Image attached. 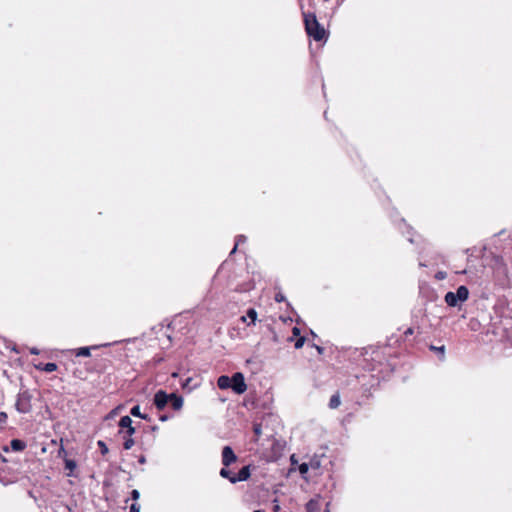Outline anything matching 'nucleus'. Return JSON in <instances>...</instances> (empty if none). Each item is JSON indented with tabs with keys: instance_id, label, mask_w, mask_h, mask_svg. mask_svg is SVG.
Returning <instances> with one entry per match:
<instances>
[{
	"instance_id": "obj_23",
	"label": "nucleus",
	"mask_w": 512,
	"mask_h": 512,
	"mask_svg": "<svg viewBox=\"0 0 512 512\" xmlns=\"http://www.w3.org/2000/svg\"><path fill=\"white\" fill-rule=\"evenodd\" d=\"M430 349L440 353L441 354V359H444V353H445V347L444 346H440V347L431 346Z\"/></svg>"
},
{
	"instance_id": "obj_34",
	"label": "nucleus",
	"mask_w": 512,
	"mask_h": 512,
	"mask_svg": "<svg viewBox=\"0 0 512 512\" xmlns=\"http://www.w3.org/2000/svg\"><path fill=\"white\" fill-rule=\"evenodd\" d=\"M314 347L316 348V350L318 351L319 354H322L324 352V348L323 347L318 346V345H314Z\"/></svg>"
},
{
	"instance_id": "obj_15",
	"label": "nucleus",
	"mask_w": 512,
	"mask_h": 512,
	"mask_svg": "<svg viewBox=\"0 0 512 512\" xmlns=\"http://www.w3.org/2000/svg\"><path fill=\"white\" fill-rule=\"evenodd\" d=\"M246 240H247V237H246L245 235H238V236L236 237V240H235V245H234V247H233L232 251L230 252V254H231V255H232V254H234V253L237 251L238 246H239L240 244L245 243V242H246Z\"/></svg>"
},
{
	"instance_id": "obj_30",
	"label": "nucleus",
	"mask_w": 512,
	"mask_h": 512,
	"mask_svg": "<svg viewBox=\"0 0 512 512\" xmlns=\"http://www.w3.org/2000/svg\"><path fill=\"white\" fill-rule=\"evenodd\" d=\"M129 512H140V505L137 504V503H133L130 506V511Z\"/></svg>"
},
{
	"instance_id": "obj_24",
	"label": "nucleus",
	"mask_w": 512,
	"mask_h": 512,
	"mask_svg": "<svg viewBox=\"0 0 512 512\" xmlns=\"http://www.w3.org/2000/svg\"><path fill=\"white\" fill-rule=\"evenodd\" d=\"M97 444H98V447L101 449V453L103 455L108 453V447L102 440H99Z\"/></svg>"
},
{
	"instance_id": "obj_29",
	"label": "nucleus",
	"mask_w": 512,
	"mask_h": 512,
	"mask_svg": "<svg viewBox=\"0 0 512 512\" xmlns=\"http://www.w3.org/2000/svg\"><path fill=\"white\" fill-rule=\"evenodd\" d=\"M140 497V493L138 490L134 489L131 491V499L137 501Z\"/></svg>"
},
{
	"instance_id": "obj_13",
	"label": "nucleus",
	"mask_w": 512,
	"mask_h": 512,
	"mask_svg": "<svg viewBox=\"0 0 512 512\" xmlns=\"http://www.w3.org/2000/svg\"><path fill=\"white\" fill-rule=\"evenodd\" d=\"M340 403H341L340 396H339V394L336 393L331 396L330 401H329V407L331 409H336L339 407Z\"/></svg>"
},
{
	"instance_id": "obj_31",
	"label": "nucleus",
	"mask_w": 512,
	"mask_h": 512,
	"mask_svg": "<svg viewBox=\"0 0 512 512\" xmlns=\"http://www.w3.org/2000/svg\"><path fill=\"white\" fill-rule=\"evenodd\" d=\"M126 433L129 435V437H131L135 433V428L130 425L126 430Z\"/></svg>"
},
{
	"instance_id": "obj_7",
	"label": "nucleus",
	"mask_w": 512,
	"mask_h": 512,
	"mask_svg": "<svg viewBox=\"0 0 512 512\" xmlns=\"http://www.w3.org/2000/svg\"><path fill=\"white\" fill-rule=\"evenodd\" d=\"M250 477V466H244L240 469L237 475L230 478V482L235 484L240 481H246Z\"/></svg>"
},
{
	"instance_id": "obj_20",
	"label": "nucleus",
	"mask_w": 512,
	"mask_h": 512,
	"mask_svg": "<svg viewBox=\"0 0 512 512\" xmlns=\"http://www.w3.org/2000/svg\"><path fill=\"white\" fill-rule=\"evenodd\" d=\"M134 443L135 442H134L133 438L129 437L124 441L123 447L125 450H129L133 447Z\"/></svg>"
},
{
	"instance_id": "obj_28",
	"label": "nucleus",
	"mask_w": 512,
	"mask_h": 512,
	"mask_svg": "<svg viewBox=\"0 0 512 512\" xmlns=\"http://www.w3.org/2000/svg\"><path fill=\"white\" fill-rule=\"evenodd\" d=\"M309 470V467H308V464L307 463H302L300 466H299V472L301 474H305L307 473Z\"/></svg>"
},
{
	"instance_id": "obj_19",
	"label": "nucleus",
	"mask_w": 512,
	"mask_h": 512,
	"mask_svg": "<svg viewBox=\"0 0 512 512\" xmlns=\"http://www.w3.org/2000/svg\"><path fill=\"white\" fill-rule=\"evenodd\" d=\"M253 432H254L255 437H256L255 441H257V440H258V438H259V437L261 436V434H262V426H261V424H260V423H255V424L253 425Z\"/></svg>"
},
{
	"instance_id": "obj_6",
	"label": "nucleus",
	"mask_w": 512,
	"mask_h": 512,
	"mask_svg": "<svg viewBox=\"0 0 512 512\" xmlns=\"http://www.w3.org/2000/svg\"><path fill=\"white\" fill-rule=\"evenodd\" d=\"M236 460H237V456L235 455L233 449L230 446L223 447V449H222V464L225 467H228Z\"/></svg>"
},
{
	"instance_id": "obj_5",
	"label": "nucleus",
	"mask_w": 512,
	"mask_h": 512,
	"mask_svg": "<svg viewBox=\"0 0 512 512\" xmlns=\"http://www.w3.org/2000/svg\"><path fill=\"white\" fill-rule=\"evenodd\" d=\"M170 397V394H167L165 391L158 390L154 395L153 403L158 410H163L169 403Z\"/></svg>"
},
{
	"instance_id": "obj_38",
	"label": "nucleus",
	"mask_w": 512,
	"mask_h": 512,
	"mask_svg": "<svg viewBox=\"0 0 512 512\" xmlns=\"http://www.w3.org/2000/svg\"><path fill=\"white\" fill-rule=\"evenodd\" d=\"M168 419V417L166 415H162L160 417V421H166Z\"/></svg>"
},
{
	"instance_id": "obj_10",
	"label": "nucleus",
	"mask_w": 512,
	"mask_h": 512,
	"mask_svg": "<svg viewBox=\"0 0 512 512\" xmlns=\"http://www.w3.org/2000/svg\"><path fill=\"white\" fill-rule=\"evenodd\" d=\"M11 449L15 452H21L26 448V443L20 439H13L10 442Z\"/></svg>"
},
{
	"instance_id": "obj_33",
	"label": "nucleus",
	"mask_w": 512,
	"mask_h": 512,
	"mask_svg": "<svg viewBox=\"0 0 512 512\" xmlns=\"http://www.w3.org/2000/svg\"><path fill=\"white\" fill-rule=\"evenodd\" d=\"M292 332H293V335L298 336L300 334V329L298 327H294Z\"/></svg>"
},
{
	"instance_id": "obj_4",
	"label": "nucleus",
	"mask_w": 512,
	"mask_h": 512,
	"mask_svg": "<svg viewBox=\"0 0 512 512\" xmlns=\"http://www.w3.org/2000/svg\"><path fill=\"white\" fill-rule=\"evenodd\" d=\"M232 390L237 394H243L247 390V385L242 373L237 372L231 377Z\"/></svg>"
},
{
	"instance_id": "obj_18",
	"label": "nucleus",
	"mask_w": 512,
	"mask_h": 512,
	"mask_svg": "<svg viewBox=\"0 0 512 512\" xmlns=\"http://www.w3.org/2000/svg\"><path fill=\"white\" fill-rule=\"evenodd\" d=\"M91 355L89 347H81L77 350L76 356L89 357Z\"/></svg>"
},
{
	"instance_id": "obj_1",
	"label": "nucleus",
	"mask_w": 512,
	"mask_h": 512,
	"mask_svg": "<svg viewBox=\"0 0 512 512\" xmlns=\"http://www.w3.org/2000/svg\"><path fill=\"white\" fill-rule=\"evenodd\" d=\"M305 30L307 34L315 41H322L326 38V31L322 25L319 24L315 14L303 13Z\"/></svg>"
},
{
	"instance_id": "obj_16",
	"label": "nucleus",
	"mask_w": 512,
	"mask_h": 512,
	"mask_svg": "<svg viewBox=\"0 0 512 512\" xmlns=\"http://www.w3.org/2000/svg\"><path fill=\"white\" fill-rule=\"evenodd\" d=\"M250 318L251 319V323L254 324L256 319H257V312L255 309L251 308L247 311V315L246 316H242V321H246V318Z\"/></svg>"
},
{
	"instance_id": "obj_12",
	"label": "nucleus",
	"mask_w": 512,
	"mask_h": 512,
	"mask_svg": "<svg viewBox=\"0 0 512 512\" xmlns=\"http://www.w3.org/2000/svg\"><path fill=\"white\" fill-rule=\"evenodd\" d=\"M130 414L132 416H134V417H139V418H142L144 420H149L147 414H142L141 413L139 405H136V406L132 407L131 410H130Z\"/></svg>"
},
{
	"instance_id": "obj_39",
	"label": "nucleus",
	"mask_w": 512,
	"mask_h": 512,
	"mask_svg": "<svg viewBox=\"0 0 512 512\" xmlns=\"http://www.w3.org/2000/svg\"><path fill=\"white\" fill-rule=\"evenodd\" d=\"M278 509H279V506H278V505H276V506H275V511H278Z\"/></svg>"
},
{
	"instance_id": "obj_17",
	"label": "nucleus",
	"mask_w": 512,
	"mask_h": 512,
	"mask_svg": "<svg viewBox=\"0 0 512 512\" xmlns=\"http://www.w3.org/2000/svg\"><path fill=\"white\" fill-rule=\"evenodd\" d=\"M130 425H132V419L129 416H123L121 417L119 421V426L121 428H128Z\"/></svg>"
},
{
	"instance_id": "obj_9",
	"label": "nucleus",
	"mask_w": 512,
	"mask_h": 512,
	"mask_svg": "<svg viewBox=\"0 0 512 512\" xmlns=\"http://www.w3.org/2000/svg\"><path fill=\"white\" fill-rule=\"evenodd\" d=\"M217 385L220 389H232L231 378L226 375H222L218 378Z\"/></svg>"
},
{
	"instance_id": "obj_26",
	"label": "nucleus",
	"mask_w": 512,
	"mask_h": 512,
	"mask_svg": "<svg viewBox=\"0 0 512 512\" xmlns=\"http://www.w3.org/2000/svg\"><path fill=\"white\" fill-rule=\"evenodd\" d=\"M304 343H305V337H299V338L296 340V342H295V348H296V349H300V348H302V347H303V345H304Z\"/></svg>"
},
{
	"instance_id": "obj_37",
	"label": "nucleus",
	"mask_w": 512,
	"mask_h": 512,
	"mask_svg": "<svg viewBox=\"0 0 512 512\" xmlns=\"http://www.w3.org/2000/svg\"><path fill=\"white\" fill-rule=\"evenodd\" d=\"M437 278L438 279H443L444 278V274L442 272H438Z\"/></svg>"
},
{
	"instance_id": "obj_27",
	"label": "nucleus",
	"mask_w": 512,
	"mask_h": 512,
	"mask_svg": "<svg viewBox=\"0 0 512 512\" xmlns=\"http://www.w3.org/2000/svg\"><path fill=\"white\" fill-rule=\"evenodd\" d=\"M8 416L6 412H0V427L7 422Z\"/></svg>"
},
{
	"instance_id": "obj_3",
	"label": "nucleus",
	"mask_w": 512,
	"mask_h": 512,
	"mask_svg": "<svg viewBox=\"0 0 512 512\" xmlns=\"http://www.w3.org/2000/svg\"><path fill=\"white\" fill-rule=\"evenodd\" d=\"M31 401H32V395L30 394L29 391L26 390V391L19 393L17 401L15 403L16 410L19 413H23V414L31 412V410H32Z\"/></svg>"
},
{
	"instance_id": "obj_21",
	"label": "nucleus",
	"mask_w": 512,
	"mask_h": 512,
	"mask_svg": "<svg viewBox=\"0 0 512 512\" xmlns=\"http://www.w3.org/2000/svg\"><path fill=\"white\" fill-rule=\"evenodd\" d=\"M65 468L73 471L76 468V463L74 460L66 459L65 460Z\"/></svg>"
},
{
	"instance_id": "obj_35",
	"label": "nucleus",
	"mask_w": 512,
	"mask_h": 512,
	"mask_svg": "<svg viewBox=\"0 0 512 512\" xmlns=\"http://www.w3.org/2000/svg\"><path fill=\"white\" fill-rule=\"evenodd\" d=\"M138 462H139L140 464H145V463H146V458H145V456L141 455V456L139 457V459H138Z\"/></svg>"
},
{
	"instance_id": "obj_14",
	"label": "nucleus",
	"mask_w": 512,
	"mask_h": 512,
	"mask_svg": "<svg viewBox=\"0 0 512 512\" xmlns=\"http://www.w3.org/2000/svg\"><path fill=\"white\" fill-rule=\"evenodd\" d=\"M307 512H318L319 511V504L317 500L311 499L306 504Z\"/></svg>"
},
{
	"instance_id": "obj_22",
	"label": "nucleus",
	"mask_w": 512,
	"mask_h": 512,
	"mask_svg": "<svg viewBox=\"0 0 512 512\" xmlns=\"http://www.w3.org/2000/svg\"><path fill=\"white\" fill-rule=\"evenodd\" d=\"M220 476L223 478H227L229 481L230 478L233 477V475H231V472L226 467L220 470Z\"/></svg>"
},
{
	"instance_id": "obj_25",
	"label": "nucleus",
	"mask_w": 512,
	"mask_h": 512,
	"mask_svg": "<svg viewBox=\"0 0 512 512\" xmlns=\"http://www.w3.org/2000/svg\"><path fill=\"white\" fill-rule=\"evenodd\" d=\"M191 381H192V378H187V379L182 383V388H183V389L192 390L196 385H194L193 387H191V386H190Z\"/></svg>"
},
{
	"instance_id": "obj_40",
	"label": "nucleus",
	"mask_w": 512,
	"mask_h": 512,
	"mask_svg": "<svg viewBox=\"0 0 512 512\" xmlns=\"http://www.w3.org/2000/svg\"><path fill=\"white\" fill-rule=\"evenodd\" d=\"M254 512H263V511H261V510H255Z\"/></svg>"
},
{
	"instance_id": "obj_32",
	"label": "nucleus",
	"mask_w": 512,
	"mask_h": 512,
	"mask_svg": "<svg viewBox=\"0 0 512 512\" xmlns=\"http://www.w3.org/2000/svg\"><path fill=\"white\" fill-rule=\"evenodd\" d=\"M275 300L277 302H282L284 300V296L282 294H276Z\"/></svg>"
},
{
	"instance_id": "obj_2",
	"label": "nucleus",
	"mask_w": 512,
	"mask_h": 512,
	"mask_svg": "<svg viewBox=\"0 0 512 512\" xmlns=\"http://www.w3.org/2000/svg\"><path fill=\"white\" fill-rule=\"evenodd\" d=\"M469 297V290L466 286H459L456 292L449 291L446 293L444 300L450 307H460Z\"/></svg>"
},
{
	"instance_id": "obj_36",
	"label": "nucleus",
	"mask_w": 512,
	"mask_h": 512,
	"mask_svg": "<svg viewBox=\"0 0 512 512\" xmlns=\"http://www.w3.org/2000/svg\"><path fill=\"white\" fill-rule=\"evenodd\" d=\"M30 353L34 354V355H38L39 354V350L37 348L33 347V348L30 349Z\"/></svg>"
},
{
	"instance_id": "obj_41",
	"label": "nucleus",
	"mask_w": 512,
	"mask_h": 512,
	"mask_svg": "<svg viewBox=\"0 0 512 512\" xmlns=\"http://www.w3.org/2000/svg\"><path fill=\"white\" fill-rule=\"evenodd\" d=\"M325 512H329V510H328V509H326V510H325Z\"/></svg>"
},
{
	"instance_id": "obj_8",
	"label": "nucleus",
	"mask_w": 512,
	"mask_h": 512,
	"mask_svg": "<svg viewBox=\"0 0 512 512\" xmlns=\"http://www.w3.org/2000/svg\"><path fill=\"white\" fill-rule=\"evenodd\" d=\"M170 396L169 403L172 408L176 411L180 410L183 406V398L175 393H171Z\"/></svg>"
},
{
	"instance_id": "obj_11",
	"label": "nucleus",
	"mask_w": 512,
	"mask_h": 512,
	"mask_svg": "<svg viewBox=\"0 0 512 512\" xmlns=\"http://www.w3.org/2000/svg\"><path fill=\"white\" fill-rule=\"evenodd\" d=\"M36 369L45 371L47 373L53 372L57 369V365L53 362H49L46 364H39L35 366Z\"/></svg>"
}]
</instances>
